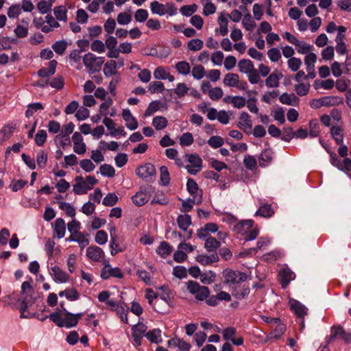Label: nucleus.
<instances>
[{
  "instance_id": "64",
  "label": "nucleus",
  "mask_w": 351,
  "mask_h": 351,
  "mask_svg": "<svg viewBox=\"0 0 351 351\" xmlns=\"http://www.w3.org/2000/svg\"><path fill=\"white\" fill-rule=\"evenodd\" d=\"M223 143V138L219 136H213L208 141V144L214 149L221 147Z\"/></svg>"
},
{
  "instance_id": "58",
  "label": "nucleus",
  "mask_w": 351,
  "mask_h": 351,
  "mask_svg": "<svg viewBox=\"0 0 351 351\" xmlns=\"http://www.w3.org/2000/svg\"><path fill=\"white\" fill-rule=\"evenodd\" d=\"M208 96L213 101H217L223 95V90L219 87L212 88L208 90Z\"/></svg>"
},
{
  "instance_id": "39",
  "label": "nucleus",
  "mask_w": 351,
  "mask_h": 351,
  "mask_svg": "<svg viewBox=\"0 0 351 351\" xmlns=\"http://www.w3.org/2000/svg\"><path fill=\"white\" fill-rule=\"evenodd\" d=\"M330 133L336 143L338 145H341L343 139L342 128L340 126H332L330 128Z\"/></svg>"
},
{
  "instance_id": "16",
  "label": "nucleus",
  "mask_w": 351,
  "mask_h": 351,
  "mask_svg": "<svg viewBox=\"0 0 351 351\" xmlns=\"http://www.w3.org/2000/svg\"><path fill=\"white\" fill-rule=\"evenodd\" d=\"M282 77V73L280 71L276 70L265 80V85L268 88H277L279 86V81Z\"/></svg>"
},
{
  "instance_id": "56",
  "label": "nucleus",
  "mask_w": 351,
  "mask_h": 351,
  "mask_svg": "<svg viewBox=\"0 0 351 351\" xmlns=\"http://www.w3.org/2000/svg\"><path fill=\"white\" fill-rule=\"evenodd\" d=\"M335 86V82L332 79H327L320 82H315L314 86L316 89L323 88L325 90H331Z\"/></svg>"
},
{
  "instance_id": "61",
  "label": "nucleus",
  "mask_w": 351,
  "mask_h": 351,
  "mask_svg": "<svg viewBox=\"0 0 351 351\" xmlns=\"http://www.w3.org/2000/svg\"><path fill=\"white\" fill-rule=\"evenodd\" d=\"M47 162V154L43 150H40L36 154V162L40 169L45 167Z\"/></svg>"
},
{
  "instance_id": "28",
  "label": "nucleus",
  "mask_w": 351,
  "mask_h": 351,
  "mask_svg": "<svg viewBox=\"0 0 351 351\" xmlns=\"http://www.w3.org/2000/svg\"><path fill=\"white\" fill-rule=\"evenodd\" d=\"M177 223L181 230L186 231L192 223L191 217L188 214L180 215L177 218Z\"/></svg>"
},
{
  "instance_id": "7",
  "label": "nucleus",
  "mask_w": 351,
  "mask_h": 351,
  "mask_svg": "<svg viewBox=\"0 0 351 351\" xmlns=\"http://www.w3.org/2000/svg\"><path fill=\"white\" fill-rule=\"evenodd\" d=\"M184 158L189 163L185 167L188 173L192 175H195L202 170V160L197 154H185Z\"/></svg>"
},
{
  "instance_id": "62",
  "label": "nucleus",
  "mask_w": 351,
  "mask_h": 351,
  "mask_svg": "<svg viewBox=\"0 0 351 351\" xmlns=\"http://www.w3.org/2000/svg\"><path fill=\"white\" fill-rule=\"evenodd\" d=\"M218 23L219 25V32L221 36H226L228 33V20L227 19L223 16L221 15L218 19Z\"/></svg>"
},
{
  "instance_id": "5",
  "label": "nucleus",
  "mask_w": 351,
  "mask_h": 351,
  "mask_svg": "<svg viewBox=\"0 0 351 351\" xmlns=\"http://www.w3.org/2000/svg\"><path fill=\"white\" fill-rule=\"evenodd\" d=\"M186 288L189 292L199 301L206 300L210 295V291L207 287L201 286L194 281H189L186 283Z\"/></svg>"
},
{
  "instance_id": "38",
  "label": "nucleus",
  "mask_w": 351,
  "mask_h": 351,
  "mask_svg": "<svg viewBox=\"0 0 351 351\" xmlns=\"http://www.w3.org/2000/svg\"><path fill=\"white\" fill-rule=\"evenodd\" d=\"M239 75L236 73H229L223 78L224 85L229 87H235L239 82Z\"/></svg>"
},
{
  "instance_id": "42",
  "label": "nucleus",
  "mask_w": 351,
  "mask_h": 351,
  "mask_svg": "<svg viewBox=\"0 0 351 351\" xmlns=\"http://www.w3.org/2000/svg\"><path fill=\"white\" fill-rule=\"evenodd\" d=\"M182 201V205L180 208L182 213H188L192 210L195 204H197L195 198H188L187 199H180Z\"/></svg>"
},
{
  "instance_id": "17",
  "label": "nucleus",
  "mask_w": 351,
  "mask_h": 351,
  "mask_svg": "<svg viewBox=\"0 0 351 351\" xmlns=\"http://www.w3.org/2000/svg\"><path fill=\"white\" fill-rule=\"evenodd\" d=\"M128 307L123 302H116V306L113 311H114L117 315L119 317L121 322L124 324H128Z\"/></svg>"
},
{
  "instance_id": "23",
  "label": "nucleus",
  "mask_w": 351,
  "mask_h": 351,
  "mask_svg": "<svg viewBox=\"0 0 351 351\" xmlns=\"http://www.w3.org/2000/svg\"><path fill=\"white\" fill-rule=\"evenodd\" d=\"M111 295L112 293L109 291H102L99 293L97 298L99 302H104L109 306L110 310H114L116 306V301L110 299Z\"/></svg>"
},
{
  "instance_id": "63",
  "label": "nucleus",
  "mask_w": 351,
  "mask_h": 351,
  "mask_svg": "<svg viewBox=\"0 0 351 351\" xmlns=\"http://www.w3.org/2000/svg\"><path fill=\"white\" fill-rule=\"evenodd\" d=\"M8 16L10 19L17 18L21 14V5L13 4L8 10Z\"/></svg>"
},
{
  "instance_id": "49",
  "label": "nucleus",
  "mask_w": 351,
  "mask_h": 351,
  "mask_svg": "<svg viewBox=\"0 0 351 351\" xmlns=\"http://www.w3.org/2000/svg\"><path fill=\"white\" fill-rule=\"evenodd\" d=\"M110 249L112 256H114L117 253L124 251V248L121 247L117 243V237H112V238H110Z\"/></svg>"
},
{
  "instance_id": "33",
  "label": "nucleus",
  "mask_w": 351,
  "mask_h": 351,
  "mask_svg": "<svg viewBox=\"0 0 351 351\" xmlns=\"http://www.w3.org/2000/svg\"><path fill=\"white\" fill-rule=\"evenodd\" d=\"M238 66L239 71L245 74L249 73L255 69L253 62L250 60L247 59L239 60Z\"/></svg>"
},
{
  "instance_id": "2",
  "label": "nucleus",
  "mask_w": 351,
  "mask_h": 351,
  "mask_svg": "<svg viewBox=\"0 0 351 351\" xmlns=\"http://www.w3.org/2000/svg\"><path fill=\"white\" fill-rule=\"evenodd\" d=\"M232 230L236 234L243 237L245 241L255 239L259 233L258 229L254 227V221L251 219L237 223Z\"/></svg>"
},
{
  "instance_id": "13",
  "label": "nucleus",
  "mask_w": 351,
  "mask_h": 351,
  "mask_svg": "<svg viewBox=\"0 0 351 351\" xmlns=\"http://www.w3.org/2000/svg\"><path fill=\"white\" fill-rule=\"evenodd\" d=\"M86 256L92 261L100 262L104 259L105 254L101 248L97 246H90L86 250Z\"/></svg>"
},
{
  "instance_id": "19",
  "label": "nucleus",
  "mask_w": 351,
  "mask_h": 351,
  "mask_svg": "<svg viewBox=\"0 0 351 351\" xmlns=\"http://www.w3.org/2000/svg\"><path fill=\"white\" fill-rule=\"evenodd\" d=\"M54 237L58 239H62L64 237L66 233V224L65 221L62 218H58L53 226Z\"/></svg>"
},
{
  "instance_id": "37",
  "label": "nucleus",
  "mask_w": 351,
  "mask_h": 351,
  "mask_svg": "<svg viewBox=\"0 0 351 351\" xmlns=\"http://www.w3.org/2000/svg\"><path fill=\"white\" fill-rule=\"evenodd\" d=\"M145 337L152 343H158L162 341L161 330L158 328H155L152 330L147 332L145 334Z\"/></svg>"
},
{
  "instance_id": "22",
  "label": "nucleus",
  "mask_w": 351,
  "mask_h": 351,
  "mask_svg": "<svg viewBox=\"0 0 351 351\" xmlns=\"http://www.w3.org/2000/svg\"><path fill=\"white\" fill-rule=\"evenodd\" d=\"M154 77L156 80H168L169 82L174 81V77L169 72L167 69L162 66H158L154 70Z\"/></svg>"
},
{
  "instance_id": "41",
  "label": "nucleus",
  "mask_w": 351,
  "mask_h": 351,
  "mask_svg": "<svg viewBox=\"0 0 351 351\" xmlns=\"http://www.w3.org/2000/svg\"><path fill=\"white\" fill-rule=\"evenodd\" d=\"M112 104L113 101L111 98H108L106 99L103 103H101L99 109L100 115L104 117V118L108 117L110 108H111Z\"/></svg>"
},
{
  "instance_id": "14",
  "label": "nucleus",
  "mask_w": 351,
  "mask_h": 351,
  "mask_svg": "<svg viewBox=\"0 0 351 351\" xmlns=\"http://www.w3.org/2000/svg\"><path fill=\"white\" fill-rule=\"evenodd\" d=\"M122 117L125 122V126L130 130H134L138 128L137 119L132 115L129 109H123Z\"/></svg>"
},
{
  "instance_id": "32",
  "label": "nucleus",
  "mask_w": 351,
  "mask_h": 351,
  "mask_svg": "<svg viewBox=\"0 0 351 351\" xmlns=\"http://www.w3.org/2000/svg\"><path fill=\"white\" fill-rule=\"evenodd\" d=\"M75 125L70 122L63 126L61 132L56 136V138H64L66 141H69V136L74 130Z\"/></svg>"
},
{
  "instance_id": "30",
  "label": "nucleus",
  "mask_w": 351,
  "mask_h": 351,
  "mask_svg": "<svg viewBox=\"0 0 351 351\" xmlns=\"http://www.w3.org/2000/svg\"><path fill=\"white\" fill-rule=\"evenodd\" d=\"M280 101L286 105L295 106L299 101V99L294 94H288L287 93L282 94L279 97Z\"/></svg>"
},
{
  "instance_id": "25",
  "label": "nucleus",
  "mask_w": 351,
  "mask_h": 351,
  "mask_svg": "<svg viewBox=\"0 0 351 351\" xmlns=\"http://www.w3.org/2000/svg\"><path fill=\"white\" fill-rule=\"evenodd\" d=\"M173 247L167 241H162L156 249V253L162 258H167L173 252Z\"/></svg>"
},
{
  "instance_id": "45",
  "label": "nucleus",
  "mask_w": 351,
  "mask_h": 351,
  "mask_svg": "<svg viewBox=\"0 0 351 351\" xmlns=\"http://www.w3.org/2000/svg\"><path fill=\"white\" fill-rule=\"evenodd\" d=\"M343 328L338 326V327H332L331 328V334L330 336L326 337V341L327 342V344H328L330 342L333 341L336 338H341L342 335H343Z\"/></svg>"
},
{
  "instance_id": "50",
  "label": "nucleus",
  "mask_w": 351,
  "mask_h": 351,
  "mask_svg": "<svg viewBox=\"0 0 351 351\" xmlns=\"http://www.w3.org/2000/svg\"><path fill=\"white\" fill-rule=\"evenodd\" d=\"M175 68L180 74H182L184 75H186L189 74V73L191 71L190 64H189V63H188L186 61L178 62L176 64Z\"/></svg>"
},
{
  "instance_id": "52",
  "label": "nucleus",
  "mask_w": 351,
  "mask_h": 351,
  "mask_svg": "<svg viewBox=\"0 0 351 351\" xmlns=\"http://www.w3.org/2000/svg\"><path fill=\"white\" fill-rule=\"evenodd\" d=\"M100 173L105 177L112 178L115 175V170L114 167L108 164H104L100 166Z\"/></svg>"
},
{
  "instance_id": "60",
  "label": "nucleus",
  "mask_w": 351,
  "mask_h": 351,
  "mask_svg": "<svg viewBox=\"0 0 351 351\" xmlns=\"http://www.w3.org/2000/svg\"><path fill=\"white\" fill-rule=\"evenodd\" d=\"M215 277L216 276L215 273L209 271L208 272L201 274L199 280L203 284L209 285L214 282Z\"/></svg>"
},
{
  "instance_id": "35",
  "label": "nucleus",
  "mask_w": 351,
  "mask_h": 351,
  "mask_svg": "<svg viewBox=\"0 0 351 351\" xmlns=\"http://www.w3.org/2000/svg\"><path fill=\"white\" fill-rule=\"evenodd\" d=\"M53 13L57 20L64 22L67 21V10L64 5L55 7Z\"/></svg>"
},
{
  "instance_id": "46",
  "label": "nucleus",
  "mask_w": 351,
  "mask_h": 351,
  "mask_svg": "<svg viewBox=\"0 0 351 351\" xmlns=\"http://www.w3.org/2000/svg\"><path fill=\"white\" fill-rule=\"evenodd\" d=\"M242 25L247 31L250 32L252 31L256 25L250 14L244 15L242 20Z\"/></svg>"
},
{
  "instance_id": "53",
  "label": "nucleus",
  "mask_w": 351,
  "mask_h": 351,
  "mask_svg": "<svg viewBox=\"0 0 351 351\" xmlns=\"http://www.w3.org/2000/svg\"><path fill=\"white\" fill-rule=\"evenodd\" d=\"M310 86H311L308 82H298V84L295 86V90L298 95L304 96L308 94Z\"/></svg>"
},
{
  "instance_id": "12",
  "label": "nucleus",
  "mask_w": 351,
  "mask_h": 351,
  "mask_svg": "<svg viewBox=\"0 0 351 351\" xmlns=\"http://www.w3.org/2000/svg\"><path fill=\"white\" fill-rule=\"evenodd\" d=\"M186 189L190 195H192L193 197L195 198L197 204H200L202 199V193L193 179H188L186 182Z\"/></svg>"
},
{
  "instance_id": "51",
  "label": "nucleus",
  "mask_w": 351,
  "mask_h": 351,
  "mask_svg": "<svg viewBox=\"0 0 351 351\" xmlns=\"http://www.w3.org/2000/svg\"><path fill=\"white\" fill-rule=\"evenodd\" d=\"M204 42L199 38L191 40L187 45L188 49L191 51H197L202 49Z\"/></svg>"
},
{
  "instance_id": "59",
  "label": "nucleus",
  "mask_w": 351,
  "mask_h": 351,
  "mask_svg": "<svg viewBox=\"0 0 351 351\" xmlns=\"http://www.w3.org/2000/svg\"><path fill=\"white\" fill-rule=\"evenodd\" d=\"M75 242L79 244L82 250L86 247L89 243L88 239L81 232L75 234Z\"/></svg>"
},
{
  "instance_id": "34",
  "label": "nucleus",
  "mask_w": 351,
  "mask_h": 351,
  "mask_svg": "<svg viewBox=\"0 0 351 351\" xmlns=\"http://www.w3.org/2000/svg\"><path fill=\"white\" fill-rule=\"evenodd\" d=\"M168 121L163 116H156L152 119V125L156 130H162L167 128Z\"/></svg>"
},
{
  "instance_id": "3",
  "label": "nucleus",
  "mask_w": 351,
  "mask_h": 351,
  "mask_svg": "<svg viewBox=\"0 0 351 351\" xmlns=\"http://www.w3.org/2000/svg\"><path fill=\"white\" fill-rule=\"evenodd\" d=\"M98 180L93 176H88L86 178L78 176L75 178V184L73 185V192L77 195L86 194L93 189Z\"/></svg>"
},
{
  "instance_id": "48",
  "label": "nucleus",
  "mask_w": 351,
  "mask_h": 351,
  "mask_svg": "<svg viewBox=\"0 0 351 351\" xmlns=\"http://www.w3.org/2000/svg\"><path fill=\"white\" fill-rule=\"evenodd\" d=\"M59 208L62 210L64 211L66 214L71 217L75 215V209L70 203L65 202H59Z\"/></svg>"
},
{
  "instance_id": "57",
  "label": "nucleus",
  "mask_w": 351,
  "mask_h": 351,
  "mask_svg": "<svg viewBox=\"0 0 351 351\" xmlns=\"http://www.w3.org/2000/svg\"><path fill=\"white\" fill-rule=\"evenodd\" d=\"M271 115L280 124H283L285 122V111L282 107H278L272 110Z\"/></svg>"
},
{
  "instance_id": "9",
  "label": "nucleus",
  "mask_w": 351,
  "mask_h": 351,
  "mask_svg": "<svg viewBox=\"0 0 351 351\" xmlns=\"http://www.w3.org/2000/svg\"><path fill=\"white\" fill-rule=\"evenodd\" d=\"M49 271L52 279L56 283H66L69 280V275L57 265L51 267Z\"/></svg>"
},
{
  "instance_id": "47",
  "label": "nucleus",
  "mask_w": 351,
  "mask_h": 351,
  "mask_svg": "<svg viewBox=\"0 0 351 351\" xmlns=\"http://www.w3.org/2000/svg\"><path fill=\"white\" fill-rule=\"evenodd\" d=\"M274 214V210L269 204H263L260 206L258 210L256 212V215H260L263 217H270Z\"/></svg>"
},
{
  "instance_id": "27",
  "label": "nucleus",
  "mask_w": 351,
  "mask_h": 351,
  "mask_svg": "<svg viewBox=\"0 0 351 351\" xmlns=\"http://www.w3.org/2000/svg\"><path fill=\"white\" fill-rule=\"evenodd\" d=\"M273 152L271 149L264 150L258 158L259 165L262 167L268 166L272 160Z\"/></svg>"
},
{
  "instance_id": "6",
  "label": "nucleus",
  "mask_w": 351,
  "mask_h": 351,
  "mask_svg": "<svg viewBox=\"0 0 351 351\" xmlns=\"http://www.w3.org/2000/svg\"><path fill=\"white\" fill-rule=\"evenodd\" d=\"M83 62L89 72L93 73L101 69L104 63V58L97 57L92 53H88L84 56Z\"/></svg>"
},
{
  "instance_id": "10",
  "label": "nucleus",
  "mask_w": 351,
  "mask_h": 351,
  "mask_svg": "<svg viewBox=\"0 0 351 351\" xmlns=\"http://www.w3.org/2000/svg\"><path fill=\"white\" fill-rule=\"evenodd\" d=\"M136 174L141 179H152L156 174V168L151 163H146L136 169Z\"/></svg>"
},
{
  "instance_id": "31",
  "label": "nucleus",
  "mask_w": 351,
  "mask_h": 351,
  "mask_svg": "<svg viewBox=\"0 0 351 351\" xmlns=\"http://www.w3.org/2000/svg\"><path fill=\"white\" fill-rule=\"evenodd\" d=\"M323 100L324 106L326 107L339 106L343 103V97L339 96H325Z\"/></svg>"
},
{
  "instance_id": "11",
  "label": "nucleus",
  "mask_w": 351,
  "mask_h": 351,
  "mask_svg": "<svg viewBox=\"0 0 351 351\" xmlns=\"http://www.w3.org/2000/svg\"><path fill=\"white\" fill-rule=\"evenodd\" d=\"M110 276L121 279L123 278V274L119 267L112 268L108 262H107L101 269V278L106 280L109 278Z\"/></svg>"
},
{
  "instance_id": "4",
  "label": "nucleus",
  "mask_w": 351,
  "mask_h": 351,
  "mask_svg": "<svg viewBox=\"0 0 351 351\" xmlns=\"http://www.w3.org/2000/svg\"><path fill=\"white\" fill-rule=\"evenodd\" d=\"M150 10L152 14L159 16L168 14L171 16L178 13V8L174 3L171 2L163 4L158 1H154L150 3Z\"/></svg>"
},
{
  "instance_id": "18",
  "label": "nucleus",
  "mask_w": 351,
  "mask_h": 351,
  "mask_svg": "<svg viewBox=\"0 0 351 351\" xmlns=\"http://www.w3.org/2000/svg\"><path fill=\"white\" fill-rule=\"evenodd\" d=\"M239 125L246 134H250L252 130V121L250 117L247 112H242L239 117Z\"/></svg>"
},
{
  "instance_id": "24",
  "label": "nucleus",
  "mask_w": 351,
  "mask_h": 351,
  "mask_svg": "<svg viewBox=\"0 0 351 351\" xmlns=\"http://www.w3.org/2000/svg\"><path fill=\"white\" fill-rule=\"evenodd\" d=\"M274 324H276L275 328L269 333V338L278 339L284 334L286 326L284 324L280 323L279 319H272Z\"/></svg>"
},
{
  "instance_id": "43",
  "label": "nucleus",
  "mask_w": 351,
  "mask_h": 351,
  "mask_svg": "<svg viewBox=\"0 0 351 351\" xmlns=\"http://www.w3.org/2000/svg\"><path fill=\"white\" fill-rule=\"evenodd\" d=\"M117 68L114 60H109L105 64L104 67V73L106 77L114 75L117 73Z\"/></svg>"
},
{
  "instance_id": "8",
  "label": "nucleus",
  "mask_w": 351,
  "mask_h": 351,
  "mask_svg": "<svg viewBox=\"0 0 351 351\" xmlns=\"http://www.w3.org/2000/svg\"><path fill=\"white\" fill-rule=\"evenodd\" d=\"M289 304L291 309L294 312L300 320V325L302 329L304 327V317L307 314V308L302 304L295 299H289Z\"/></svg>"
},
{
  "instance_id": "54",
  "label": "nucleus",
  "mask_w": 351,
  "mask_h": 351,
  "mask_svg": "<svg viewBox=\"0 0 351 351\" xmlns=\"http://www.w3.org/2000/svg\"><path fill=\"white\" fill-rule=\"evenodd\" d=\"M193 136L190 132H184L180 137V144L181 146H190L193 143Z\"/></svg>"
},
{
  "instance_id": "29",
  "label": "nucleus",
  "mask_w": 351,
  "mask_h": 351,
  "mask_svg": "<svg viewBox=\"0 0 351 351\" xmlns=\"http://www.w3.org/2000/svg\"><path fill=\"white\" fill-rule=\"evenodd\" d=\"M220 241L213 237L209 236L205 240L204 247L208 252L214 253L220 247Z\"/></svg>"
},
{
  "instance_id": "44",
  "label": "nucleus",
  "mask_w": 351,
  "mask_h": 351,
  "mask_svg": "<svg viewBox=\"0 0 351 351\" xmlns=\"http://www.w3.org/2000/svg\"><path fill=\"white\" fill-rule=\"evenodd\" d=\"M317 61V55L313 52L306 55L304 58V64L306 66V71L315 69V64Z\"/></svg>"
},
{
  "instance_id": "1",
  "label": "nucleus",
  "mask_w": 351,
  "mask_h": 351,
  "mask_svg": "<svg viewBox=\"0 0 351 351\" xmlns=\"http://www.w3.org/2000/svg\"><path fill=\"white\" fill-rule=\"evenodd\" d=\"M62 310H58L49 315V318L58 327L70 328L75 326L84 313H71L64 308V304L61 303Z\"/></svg>"
},
{
  "instance_id": "40",
  "label": "nucleus",
  "mask_w": 351,
  "mask_h": 351,
  "mask_svg": "<svg viewBox=\"0 0 351 351\" xmlns=\"http://www.w3.org/2000/svg\"><path fill=\"white\" fill-rule=\"evenodd\" d=\"M295 49L298 53L300 54H306L311 53V51L313 49V46L306 43L304 41H300L297 43V45L295 46Z\"/></svg>"
},
{
  "instance_id": "55",
  "label": "nucleus",
  "mask_w": 351,
  "mask_h": 351,
  "mask_svg": "<svg viewBox=\"0 0 351 351\" xmlns=\"http://www.w3.org/2000/svg\"><path fill=\"white\" fill-rule=\"evenodd\" d=\"M160 184L163 186H167L170 182V176L167 167L162 166L160 168Z\"/></svg>"
},
{
  "instance_id": "15",
  "label": "nucleus",
  "mask_w": 351,
  "mask_h": 351,
  "mask_svg": "<svg viewBox=\"0 0 351 351\" xmlns=\"http://www.w3.org/2000/svg\"><path fill=\"white\" fill-rule=\"evenodd\" d=\"M278 276L283 288H285L295 278V274L289 268L280 269Z\"/></svg>"
},
{
  "instance_id": "26",
  "label": "nucleus",
  "mask_w": 351,
  "mask_h": 351,
  "mask_svg": "<svg viewBox=\"0 0 351 351\" xmlns=\"http://www.w3.org/2000/svg\"><path fill=\"white\" fill-rule=\"evenodd\" d=\"M226 280L233 283L243 282L247 279V275L244 273L229 271L226 274Z\"/></svg>"
},
{
  "instance_id": "21",
  "label": "nucleus",
  "mask_w": 351,
  "mask_h": 351,
  "mask_svg": "<svg viewBox=\"0 0 351 351\" xmlns=\"http://www.w3.org/2000/svg\"><path fill=\"white\" fill-rule=\"evenodd\" d=\"M196 261L201 265L206 266L219 261V256L216 252L208 254H199L197 256Z\"/></svg>"
},
{
  "instance_id": "20",
  "label": "nucleus",
  "mask_w": 351,
  "mask_h": 351,
  "mask_svg": "<svg viewBox=\"0 0 351 351\" xmlns=\"http://www.w3.org/2000/svg\"><path fill=\"white\" fill-rule=\"evenodd\" d=\"M149 198L150 194L149 191L146 190L140 191L132 197V202L135 205L141 206L147 203L149 200Z\"/></svg>"
},
{
  "instance_id": "36",
  "label": "nucleus",
  "mask_w": 351,
  "mask_h": 351,
  "mask_svg": "<svg viewBox=\"0 0 351 351\" xmlns=\"http://www.w3.org/2000/svg\"><path fill=\"white\" fill-rule=\"evenodd\" d=\"M162 106V104L161 101L158 100H155L149 103L148 107L145 110V117H149L160 110Z\"/></svg>"
}]
</instances>
